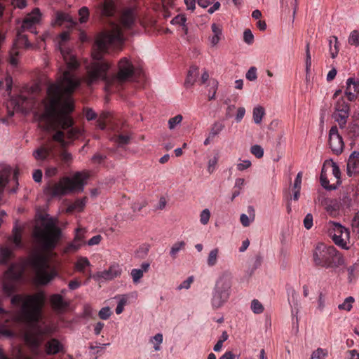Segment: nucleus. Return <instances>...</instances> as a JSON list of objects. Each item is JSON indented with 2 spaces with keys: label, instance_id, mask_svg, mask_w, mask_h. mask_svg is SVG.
I'll list each match as a JSON object with an SVG mask.
<instances>
[{
  "label": "nucleus",
  "instance_id": "obj_1",
  "mask_svg": "<svg viewBox=\"0 0 359 359\" xmlns=\"http://www.w3.org/2000/svg\"><path fill=\"white\" fill-rule=\"evenodd\" d=\"M67 32L60 34V50L66 69H59L60 75L56 82L48 83L46 96L43 100L44 113L41 116L40 124L46 130H53V140L67 147L82 135L80 127L75 126L71 114L74 110L72 95L80 86L81 80L76 75L79 63L70 49L63 47L68 41Z\"/></svg>",
  "mask_w": 359,
  "mask_h": 359
},
{
  "label": "nucleus",
  "instance_id": "obj_2",
  "mask_svg": "<svg viewBox=\"0 0 359 359\" xmlns=\"http://www.w3.org/2000/svg\"><path fill=\"white\" fill-rule=\"evenodd\" d=\"M124 41L123 30L120 25L111 22L109 29L102 32L94 44L93 56L97 60L88 66L85 81L88 86L102 80L104 82V90L108 93L119 90L122 85L133 79L135 69L126 57L121 58L118 63V72L108 74L111 65L102 60V53H107L109 47H119Z\"/></svg>",
  "mask_w": 359,
  "mask_h": 359
},
{
  "label": "nucleus",
  "instance_id": "obj_3",
  "mask_svg": "<svg viewBox=\"0 0 359 359\" xmlns=\"http://www.w3.org/2000/svg\"><path fill=\"white\" fill-rule=\"evenodd\" d=\"M46 297L43 292L34 294H14L11 298V304L20 306L18 320L28 325L34 326L38 324L42 317V309Z\"/></svg>",
  "mask_w": 359,
  "mask_h": 359
},
{
  "label": "nucleus",
  "instance_id": "obj_4",
  "mask_svg": "<svg viewBox=\"0 0 359 359\" xmlns=\"http://www.w3.org/2000/svg\"><path fill=\"white\" fill-rule=\"evenodd\" d=\"M41 13L39 8H35L32 13L27 14L22 20L21 26L18 28L16 39L14 41L12 48L10 50V62L13 65L18 63L17 57L19 55V50L21 48H29L32 44L28 41V37L24 34L29 31L36 34V25L39 23Z\"/></svg>",
  "mask_w": 359,
  "mask_h": 359
},
{
  "label": "nucleus",
  "instance_id": "obj_5",
  "mask_svg": "<svg viewBox=\"0 0 359 359\" xmlns=\"http://www.w3.org/2000/svg\"><path fill=\"white\" fill-rule=\"evenodd\" d=\"M312 260L316 267L335 271L344 265L343 255L333 245L318 243L313 250Z\"/></svg>",
  "mask_w": 359,
  "mask_h": 359
},
{
  "label": "nucleus",
  "instance_id": "obj_6",
  "mask_svg": "<svg viewBox=\"0 0 359 359\" xmlns=\"http://www.w3.org/2000/svg\"><path fill=\"white\" fill-rule=\"evenodd\" d=\"M88 177L86 172H76L72 178L64 177L59 182L49 184L46 191L53 197L64 196L74 191H81Z\"/></svg>",
  "mask_w": 359,
  "mask_h": 359
},
{
  "label": "nucleus",
  "instance_id": "obj_7",
  "mask_svg": "<svg viewBox=\"0 0 359 359\" xmlns=\"http://www.w3.org/2000/svg\"><path fill=\"white\" fill-rule=\"evenodd\" d=\"M35 271V279L37 284L46 285L51 282L58 274L57 269L52 266L48 259L43 255L35 257L32 262Z\"/></svg>",
  "mask_w": 359,
  "mask_h": 359
},
{
  "label": "nucleus",
  "instance_id": "obj_8",
  "mask_svg": "<svg viewBox=\"0 0 359 359\" xmlns=\"http://www.w3.org/2000/svg\"><path fill=\"white\" fill-rule=\"evenodd\" d=\"M34 235L42 250L50 251L57 244L60 231L53 224L48 223L43 229L36 228Z\"/></svg>",
  "mask_w": 359,
  "mask_h": 359
},
{
  "label": "nucleus",
  "instance_id": "obj_9",
  "mask_svg": "<svg viewBox=\"0 0 359 359\" xmlns=\"http://www.w3.org/2000/svg\"><path fill=\"white\" fill-rule=\"evenodd\" d=\"M23 267L18 263H12L4 272L2 289L5 294L12 296L16 291V283L22 278Z\"/></svg>",
  "mask_w": 359,
  "mask_h": 359
},
{
  "label": "nucleus",
  "instance_id": "obj_10",
  "mask_svg": "<svg viewBox=\"0 0 359 359\" xmlns=\"http://www.w3.org/2000/svg\"><path fill=\"white\" fill-rule=\"evenodd\" d=\"M328 235L335 245L342 249L348 250V242L350 239V231L339 223L330 222L328 224Z\"/></svg>",
  "mask_w": 359,
  "mask_h": 359
},
{
  "label": "nucleus",
  "instance_id": "obj_11",
  "mask_svg": "<svg viewBox=\"0 0 359 359\" xmlns=\"http://www.w3.org/2000/svg\"><path fill=\"white\" fill-rule=\"evenodd\" d=\"M349 104L345 101L344 97L340 98L336 104L334 117L341 129L346 126L347 118L349 116Z\"/></svg>",
  "mask_w": 359,
  "mask_h": 359
},
{
  "label": "nucleus",
  "instance_id": "obj_12",
  "mask_svg": "<svg viewBox=\"0 0 359 359\" xmlns=\"http://www.w3.org/2000/svg\"><path fill=\"white\" fill-rule=\"evenodd\" d=\"M328 143L334 154L339 155L342 153L344 143L337 126H333L329 131Z\"/></svg>",
  "mask_w": 359,
  "mask_h": 359
},
{
  "label": "nucleus",
  "instance_id": "obj_13",
  "mask_svg": "<svg viewBox=\"0 0 359 359\" xmlns=\"http://www.w3.org/2000/svg\"><path fill=\"white\" fill-rule=\"evenodd\" d=\"M233 285V275L229 271H222L216 280L214 290L231 295Z\"/></svg>",
  "mask_w": 359,
  "mask_h": 359
},
{
  "label": "nucleus",
  "instance_id": "obj_14",
  "mask_svg": "<svg viewBox=\"0 0 359 359\" xmlns=\"http://www.w3.org/2000/svg\"><path fill=\"white\" fill-rule=\"evenodd\" d=\"M122 269L118 264H113L110 265L108 269L103 271L98 272L96 277L98 279H103L104 280H111L121 275Z\"/></svg>",
  "mask_w": 359,
  "mask_h": 359
},
{
  "label": "nucleus",
  "instance_id": "obj_15",
  "mask_svg": "<svg viewBox=\"0 0 359 359\" xmlns=\"http://www.w3.org/2000/svg\"><path fill=\"white\" fill-rule=\"evenodd\" d=\"M86 231L83 228H77L72 242L69 243L65 249L66 252H76L84 243L85 233Z\"/></svg>",
  "mask_w": 359,
  "mask_h": 359
},
{
  "label": "nucleus",
  "instance_id": "obj_16",
  "mask_svg": "<svg viewBox=\"0 0 359 359\" xmlns=\"http://www.w3.org/2000/svg\"><path fill=\"white\" fill-rule=\"evenodd\" d=\"M44 348L46 353L49 355L65 353V351L64 345L55 338L48 340L44 345Z\"/></svg>",
  "mask_w": 359,
  "mask_h": 359
},
{
  "label": "nucleus",
  "instance_id": "obj_17",
  "mask_svg": "<svg viewBox=\"0 0 359 359\" xmlns=\"http://www.w3.org/2000/svg\"><path fill=\"white\" fill-rule=\"evenodd\" d=\"M230 295L222 292V291H217L216 290H212V298H211V306L213 309H218L223 306L229 299Z\"/></svg>",
  "mask_w": 359,
  "mask_h": 359
},
{
  "label": "nucleus",
  "instance_id": "obj_18",
  "mask_svg": "<svg viewBox=\"0 0 359 359\" xmlns=\"http://www.w3.org/2000/svg\"><path fill=\"white\" fill-rule=\"evenodd\" d=\"M359 172V151H353L347 163V174L349 177Z\"/></svg>",
  "mask_w": 359,
  "mask_h": 359
},
{
  "label": "nucleus",
  "instance_id": "obj_19",
  "mask_svg": "<svg viewBox=\"0 0 359 359\" xmlns=\"http://www.w3.org/2000/svg\"><path fill=\"white\" fill-rule=\"evenodd\" d=\"M103 17L113 16L115 13V4L113 0H103L97 6Z\"/></svg>",
  "mask_w": 359,
  "mask_h": 359
},
{
  "label": "nucleus",
  "instance_id": "obj_20",
  "mask_svg": "<svg viewBox=\"0 0 359 359\" xmlns=\"http://www.w3.org/2000/svg\"><path fill=\"white\" fill-rule=\"evenodd\" d=\"M52 308L57 311L62 312L69 306V303L65 301L60 294H52L50 297Z\"/></svg>",
  "mask_w": 359,
  "mask_h": 359
},
{
  "label": "nucleus",
  "instance_id": "obj_21",
  "mask_svg": "<svg viewBox=\"0 0 359 359\" xmlns=\"http://www.w3.org/2000/svg\"><path fill=\"white\" fill-rule=\"evenodd\" d=\"M53 152V148L48 144H44L36 149L34 153V157L38 161H45L48 159Z\"/></svg>",
  "mask_w": 359,
  "mask_h": 359
},
{
  "label": "nucleus",
  "instance_id": "obj_22",
  "mask_svg": "<svg viewBox=\"0 0 359 359\" xmlns=\"http://www.w3.org/2000/svg\"><path fill=\"white\" fill-rule=\"evenodd\" d=\"M347 88L345 92V95L349 101H353L356 99L357 93V85L354 82L353 79L349 78L346 81Z\"/></svg>",
  "mask_w": 359,
  "mask_h": 359
},
{
  "label": "nucleus",
  "instance_id": "obj_23",
  "mask_svg": "<svg viewBox=\"0 0 359 359\" xmlns=\"http://www.w3.org/2000/svg\"><path fill=\"white\" fill-rule=\"evenodd\" d=\"M90 266H91V264L86 257H79L74 264L75 270L83 274L86 273V269Z\"/></svg>",
  "mask_w": 359,
  "mask_h": 359
},
{
  "label": "nucleus",
  "instance_id": "obj_24",
  "mask_svg": "<svg viewBox=\"0 0 359 359\" xmlns=\"http://www.w3.org/2000/svg\"><path fill=\"white\" fill-rule=\"evenodd\" d=\"M121 22L126 29L131 28L135 22V16L133 11L129 10L125 11L121 15Z\"/></svg>",
  "mask_w": 359,
  "mask_h": 359
},
{
  "label": "nucleus",
  "instance_id": "obj_25",
  "mask_svg": "<svg viewBox=\"0 0 359 359\" xmlns=\"http://www.w3.org/2000/svg\"><path fill=\"white\" fill-rule=\"evenodd\" d=\"M198 74V67L196 66H191L188 72L186 80L184 81V86L189 88L192 86L196 81V78Z\"/></svg>",
  "mask_w": 359,
  "mask_h": 359
},
{
  "label": "nucleus",
  "instance_id": "obj_26",
  "mask_svg": "<svg viewBox=\"0 0 359 359\" xmlns=\"http://www.w3.org/2000/svg\"><path fill=\"white\" fill-rule=\"evenodd\" d=\"M13 257V252L10 248L4 246L0 247V262L2 264H8Z\"/></svg>",
  "mask_w": 359,
  "mask_h": 359
},
{
  "label": "nucleus",
  "instance_id": "obj_27",
  "mask_svg": "<svg viewBox=\"0 0 359 359\" xmlns=\"http://www.w3.org/2000/svg\"><path fill=\"white\" fill-rule=\"evenodd\" d=\"M348 138L354 140L359 137V122L351 123L346 129Z\"/></svg>",
  "mask_w": 359,
  "mask_h": 359
},
{
  "label": "nucleus",
  "instance_id": "obj_28",
  "mask_svg": "<svg viewBox=\"0 0 359 359\" xmlns=\"http://www.w3.org/2000/svg\"><path fill=\"white\" fill-rule=\"evenodd\" d=\"M219 250L217 248H213L210 251L207 257V265L209 267L215 266L219 258Z\"/></svg>",
  "mask_w": 359,
  "mask_h": 359
},
{
  "label": "nucleus",
  "instance_id": "obj_29",
  "mask_svg": "<svg viewBox=\"0 0 359 359\" xmlns=\"http://www.w3.org/2000/svg\"><path fill=\"white\" fill-rule=\"evenodd\" d=\"M87 198L84 197L83 198L76 200L72 204L69 205L67 208L68 212H73L74 210L81 212L83 210Z\"/></svg>",
  "mask_w": 359,
  "mask_h": 359
},
{
  "label": "nucleus",
  "instance_id": "obj_30",
  "mask_svg": "<svg viewBox=\"0 0 359 359\" xmlns=\"http://www.w3.org/2000/svg\"><path fill=\"white\" fill-rule=\"evenodd\" d=\"M213 36L210 38V42L212 46H215L218 43L220 40V36L222 35V29L219 25L213 23L211 26Z\"/></svg>",
  "mask_w": 359,
  "mask_h": 359
},
{
  "label": "nucleus",
  "instance_id": "obj_31",
  "mask_svg": "<svg viewBox=\"0 0 359 359\" xmlns=\"http://www.w3.org/2000/svg\"><path fill=\"white\" fill-rule=\"evenodd\" d=\"M12 242L17 248H22V231L20 228L15 226L13 229V236L11 237Z\"/></svg>",
  "mask_w": 359,
  "mask_h": 359
},
{
  "label": "nucleus",
  "instance_id": "obj_32",
  "mask_svg": "<svg viewBox=\"0 0 359 359\" xmlns=\"http://www.w3.org/2000/svg\"><path fill=\"white\" fill-rule=\"evenodd\" d=\"M111 140L116 143L119 147L126 145L130 142V137L126 135H115L112 137Z\"/></svg>",
  "mask_w": 359,
  "mask_h": 359
},
{
  "label": "nucleus",
  "instance_id": "obj_33",
  "mask_svg": "<svg viewBox=\"0 0 359 359\" xmlns=\"http://www.w3.org/2000/svg\"><path fill=\"white\" fill-rule=\"evenodd\" d=\"M185 245L186 243L184 241L177 242L172 245L170 251V255L172 257V259H175L177 257V253L181 250L184 249Z\"/></svg>",
  "mask_w": 359,
  "mask_h": 359
},
{
  "label": "nucleus",
  "instance_id": "obj_34",
  "mask_svg": "<svg viewBox=\"0 0 359 359\" xmlns=\"http://www.w3.org/2000/svg\"><path fill=\"white\" fill-rule=\"evenodd\" d=\"M264 114V109L262 107H255L253 109V120L255 123L257 124L260 123Z\"/></svg>",
  "mask_w": 359,
  "mask_h": 359
},
{
  "label": "nucleus",
  "instance_id": "obj_35",
  "mask_svg": "<svg viewBox=\"0 0 359 359\" xmlns=\"http://www.w3.org/2000/svg\"><path fill=\"white\" fill-rule=\"evenodd\" d=\"M27 343L34 348H38L41 344V339L39 335L31 334L26 337Z\"/></svg>",
  "mask_w": 359,
  "mask_h": 359
},
{
  "label": "nucleus",
  "instance_id": "obj_36",
  "mask_svg": "<svg viewBox=\"0 0 359 359\" xmlns=\"http://www.w3.org/2000/svg\"><path fill=\"white\" fill-rule=\"evenodd\" d=\"M13 318V315L0 306V323H8Z\"/></svg>",
  "mask_w": 359,
  "mask_h": 359
},
{
  "label": "nucleus",
  "instance_id": "obj_37",
  "mask_svg": "<svg viewBox=\"0 0 359 359\" xmlns=\"http://www.w3.org/2000/svg\"><path fill=\"white\" fill-rule=\"evenodd\" d=\"M79 22L81 23H86L89 18L90 12L86 6L81 7L79 11Z\"/></svg>",
  "mask_w": 359,
  "mask_h": 359
},
{
  "label": "nucleus",
  "instance_id": "obj_38",
  "mask_svg": "<svg viewBox=\"0 0 359 359\" xmlns=\"http://www.w3.org/2000/svg\"><path fill=\"white\" fill-rule=\"evenodd\" d=\"M354 298L352 297H348L345 299L344 302L338 306L339 309L345 310L349 311L352 309V304L354 302Z\"/></svg>",
  "mask_w": 359,
  "mask_h": 359
},
{
  "label": "nucleus",
  "instance_id": "obj_39",
  "mask_svg": "<svg viewBox=\"0 0 359 359\" xmlns=\"http://www.w3.org/2000/svg\"><path fill=\"white\" fill-rule=\"evenodd\" d=\"M348 42L351 46H359V31H358V30L352 31L348 36Z\"/></svg>",
  "mask_w": 359,
  "mask_h": 359
},
{
  "label": "nucleus",
  "instance_id": "obj_40",
  "mask_svg": "<svg viewBox=\"0 0 359 359\" xmlns=\"http://www.w3.org/2000/svg\"><path fill=\"white\" fill-rule=\"evenodd\" d=\"M209 86H210V93L208 94V100H212L215 97V94L217 90L218 82L215 79L209 81Z\"/></svg>",
  "mask_w": 359,
  "mask_h": 359
},
{
  "label": "nucleus",
  "instance_id": "obj_41",
  "mask_svg": "<svg viewBox=\"0 0 359 359\" xmlns=\"http://www.w3.org/2000/svg\"><path fill=\"white\" fill-rule=\"evenodd\" d=\"M224 128V125L221 122H215L211 127L209 134L214 137L217 135Z\"/></svg>",
  "mask_w": 359,
  "mask_h": 359
},
{
  "label": "nucleus",
  "instance_id": "obj_42",
  "mask_svg": "<svg viewBox=\"0 0 359 359\" xmlns=\"http://www.w3.org/2000/svg\"><path fill=\"white\" fill-rule=\"evenodd\" d=\"M128 297L126 295H122L120 297L119 302L118 303V305L116 308V314L119 315L122 313V312L124 310V306L126 305L128 302Z\"/></svg>",
  "mask_w": 359,
  "mask_h": 359
},
{
  "label": "nucleus",
  "instance_id": "obj_43",
  "mask_svg": "<svg viewBox=\"0 0 359 359\" xmlns=\"http://www.w3.org/2000/svg\"><path fill=\"white\" fill-rule=\"evenodd\" d=\"M251 309L256 314L262 313L264 311V306L257 299H253L251 302Z\"/></svg>",
  "mask_w": 359,
  "mask_h": 359
},
{
  "label": "nucleus",
  "instance_id": "obj_44",
  "mask_svg": "<svg viewBox=\"0 0 359 359\" xmlns=\"http://www.w3.org/2000/svg\"><path fill=\"white\" fill-rule=\"evenodd\" d=\"M187 21V18L183 14H180L175 16L171 21L172 24L180 25L183 26V29L187 31V28L185 26V22Z\"/></svg>",
  "mask_w": 359,
  "mask_h": 359
},
{
  "label": "nucleus",
  "instance_id": "obj_45",
  "mask_svg": "<svg viewBox=\"0 0 359 359\" xmlns=\"http://www.w3.org/2000/svg\"><path fill=\"white\" fill-rule=\"evenodd\" d=\"M348 280L349 282H351L353 279L355 278V273L359 271V264H354L351 266H350L348 269Z\"/></svg>",
  "mask_w": 359,
  "mask_h": 359
},
{
  "label": "nucleus",
  "instance_id": "obj_46",
  "mask_svg": "<svg viewBox=\"0 0 359 359\" xmlns=\"http://www.w3.org/2000/svg\"><path fill=\"white\" fill-rule=\"evenodd\" d=\"M320 184L325 189L328 190H334L336 189V186L330 185L329 180H327L325 174H324L323 170L320 174Z\"/></svg>",
  "mask_w": 359,
  "mask_h": 359
},
{
  "label": "nucleus",
  "instance_id": "obj_47",
  "mask_svg": "<svg viewBox=\"0 0 359 359\" xmlns=\"http://www.w3.org/2000/svg\"><path fill=\"white\" fill-rule=\"evenodd\" d=\"M327 351L318 348L316 351L312 353L311 357L310 359H324L327 355Z\"/></svg>",
  "mask_w": 359,
  "mask_h": 359
},
{
  "label": "nucleus",
  "instance_id": "obj_48",
  "mask_svg": "<svg viewBox=\"0 0 359 359\" xmlns=\"http://www.w3.org/2000/svg\"><path fill=\"white\" fill-rule=\"evenodd\" d=\"M60 157L61 161L67 165L69 164L72 161V155L64 149L60 151Z\"/></svg>",
  "mask_w": 359,
  "mask_h": 359
},
{
  "label": "nucleus",
  "instance_id": "obj_49",
  "mask_svg": "<svg viewBox=\"0 0 359 359\" xmlns=\"http://www.w3.org/2000/svg\"><path fill=\"white\" fill-rule=\"evenodd\" d=\"M183 119L181 114H178L172 118H170L168 121L169 128L170 130L174 129L177 125L180 124Z\"/></svg>",
  "mask_w": 359,
  "mask_h": 359
},
{
  "label": "nucleus",
  "instance_id": "obj_50",
  "mask_svg": "<svg viewBox=\"0 0 359 359\" xmlns=\"http://www.w3.org/2000/svg\"><path fill=\"white\" fill-rule=\"evenodd\" d=\"M210 218V212L208 209H204L200 214V222L202 224L206 225Z\"/></svg>",
  "mask_w": 359,
  "mask_h": 359
},
{
  "label": "nucleus",
  "instance_id": "obj_51",
  "mask_svg": "<svg viewBox=\"0 0 359 359\" xmlns=\"http://www.w3.org/2000/svg\"><path fill=\"white\" fill-rule=\"evenodd\" d=\"M251 153L258 158H260L264 155V149L259 145L255 144L251 147Z\"/></svg>",
  "mask_w": 359,
  "mask_h": 359
},
{
  "label": "nucleus",
  "instance_id": "obj_52",
  "mask_svg": "<svg viewBox=\"0 0 359 359\" xmlns=\"http://www.w3.org/2000/svg\"><path fill=\"white\" fill-rule=\"evenodd\" d=\"M311 67V56L309 50V43H306V71L308 74Z\"/></svg>",
  "mask_w": 359,
  "mask_h": 359
},
{
  "label": "nucleus",
  "instance_id": "obj_53",
  "mask_svg": "<svg viewBox=\"0 0 359 359\" xmlns=\"http://www.w3.org/2000/svg\"><path fill=\"white\" fill-rule=\"evenodd\" d=\"M131 276L134 283H137L143 276V271L141 269H133L131 271Z\"/></svg>",
  "mask_w": 359,
  "mask_h": 359
},
{
  "label": "nucleus",
  "instance_id": "obj_54",
  "mask_svg": "<svg viewBox=\"0 0 359 359\" xmlns=\"http://www.w3.org/2000/svg\"><path fill=\"white\" fill-rule=\"evenodd\" d=\"M351 226L353 231L356 232L359 237V212H357L353 217Z\"/></svg>",
  "mask_w": 359,
  "mask_h": 359
},
{
  "label": "nucleus",
  "instance_id": "obj_55",
  "mask_svg": "<svg viewBox=\"0 0 359 359\" xmlns=\"http://www.w3.org/2000/svg\"><path fill=\"white\" fill-rule=\"evenodd\" d=\"M111 314V310L109 307H104L99 311V317L102 320L108 319Z\"/></svg>",
  "mask_w": 359,
  "mask_h": 359
},
{
  "label": "nucleus",
  "instance_id": "obj_56",
  "mask_svg": "<svg viewBox=\"0 0 359 359\" xmlns=\"http://www.w3.org/2000/svg\"><path fill=\"white\" fill-rule=\"evenodd\" d=\"M243 39H244V41L248 44L252 43V42L254 41V36H253L252 32L250 31V29H247L244 31Z\"/></svg>",
  "mask_w": 359,
  "mask_h": 359
},
{
  "label": "nucleus",
  "instance_id": "obj_57",
  "mask_svg": "<svg viewBox=\"0 0 359 359\" xmlns=\"http://www.w3.org/2000/svg\"><path fill=\"white\" fill-rule=\"evenodd\" d=\"M246 79L249 81H255L257 79V69L255 67H252L246 73Z\"/></svg>",
  "mask_w": 359,
  "mask_h": 359
},
{
  "label": "nucleus",
  "instance_id": "obj_58",
  "mask_svg": "<svg viewBox=\"0 0 359 359\" xmlns=\"http://www.w3.org/2000/svg\"><path fill=\"white\" fill-rule=\"evenodd\" d=\"M218 161V158L217 156H214L213 158H210L208 161V172L209 173H212L215 170V165H217Z\"/></svg>",
  "mask_w": 359,
  "mask_h": 359
},
{
  "label": "nucleus",
  "instance_id": "obj_59",
  "mask_svg": "<svg viewBox=\"0 0 359 359\" xmlns=\"http://www.w3.org/2000/svg\"><path fill=\"white\" fill-rule=\"evenodd\" d=\"M333 39H334V47L331 46L330 47V54H331V57L332 58H334L337 57V54H338V52H339V47L337 46V38L334 36H333Z\"/></svg>",
  "mask_w": 359,
  "mask_h": 359
},
{
  "label": "nucleus",
  "instance_id": "obj_60",
  "mask_svg": "<svg viewBox=\"0 0 359 359\" xmlns=\"http://www.w3.org/2000/svg\"><path fill=\"white\" fill-rule=\"evenodd\" d=\"M304 225L306 229H310L313 226V216L311 214H307L304 219Z\"/></svg>",
  "mask_w": 359,
  "mask_h": 359
},
{
  "label": "nucleus",
  "instance_id": "obj_61",
  "mask_svg": "<svg viewBox=\"0 0 359 359\" xmlns=\"http://www.w3.org/2000/svg\"><path fill=\"white\" fill-rule=\"evenodd\" d=\"M194 281V278L192 276L189 277L185 280H184L179 286L178 289H189L191 286V284Z\"/></svg>",
  "mask_w": 359,
  "mask_h": 359
},
{
  "label": "nucleus",
  "instance_id": "obj_62",
  "mask_svg": "<svg viewBox=\"0 0 359 359\" xmlns=\"http://www.w3.org/2000/svg\"><path fill=\"white\" fill-rule=\"evenodd\" d=\"M153 339L156 342V344L154 346V350L159 351L160 344L163 341V334L161 333H158L153 337Z\"/></svg>",
  "mask_w": 359,
  "mask_h": 359
},
{
  "label": "nucleus",
  "instance_id": "obj_63",
  "mask_svg": "<svg viewBox=\"0 0 359 359\" xmlns=\"http://www.w3.org/2000/svg\"><path fill=\"white\" fill-rule=\"evenodd\" d=\"M251 166V162L248 160H245L243 162L237 164V169L243 171Z\"/></svg>",
  "mask_w": 359,
  "mask_h": 359
},
{
  "label": "nucleus",
  "instance_id": "obj_64",
  "mask_svg": "<svg viewBox=\"0 0 359 359\" xmlns=\"http://www.w3.org/2000/svg\"><path fill=\"white\" fill-rule=\"evenodd\" d=\"M66 15L62 13H57L55 24L61 25L62 22L66 20Z\"/></svg>",
  "mask_w": 359,
  "mask_h": 359
}]
</instances>
